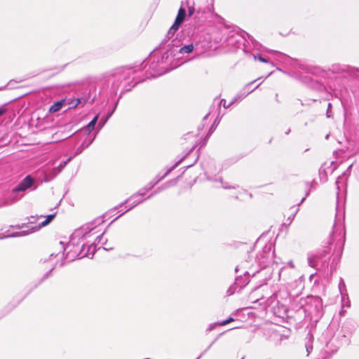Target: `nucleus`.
I'll return each instance as SVG.
<instances>
[{
  "label": "nucleus",
  "instance_id": "nucleus-1",
  "mask_svg": "<svg viewBox=\"0 0 359 359\" xmlns=\"http://www.w3.org/2000/svg\"><path fill=\"white\" fill-rule=\"evenodd\" d=\"M104 222L103 217H99L93 221L88 222L80 228L76 229L71 235L70 239L66 247L62 241L59 242V252L50 255L48 262H51V269L53 270L58 264V259L53 262L55 258L60 259V266L64 265V259L68 262H72L76 259L85 257L92 258L95 254L96 245L100 243L107 229L102 233L101 226Z\"/></svg>",
  "mask_w": 359,
  "mask_h": 359
},
{
  "label": "nucleus",
  "instance_id": "nucleus-43",
  "mask_svg": "<svg viewBox=\"0 0 359 359\" xmlns=\"http://www.w3.org/2000/svg\"><path fill=\"white\" fill-rule=\"evenodd\" d=\"M288 264L290 266L291 268H294V264H293V262L292 261H290L288 262Z\"/></svg>",
  "mask_w": 359,
  "mask_h": 359
},
{
  "label": "nucleus",
  "instance_id": "nucleus-49",
  "mask_svg": "<svg viewBox=\"0 0 359 359\" xmlns=\"http://www.w3.org/2000/svg\"><path fill=\"white\" fill-rule=\"evenodd\" d=\"M328 137H329V135H326V137H325V138H326V139H328Z\"/></svg>",
  "mask_w": 359,
  "mask_h": 359
},
{
  "label": "nucleus",
  "instance_id": "nucleus-36",
  "mask_svg": "<svg viewBox=\"0 0 359 359\" xmlns=\"http://www.w3.org/2000/svg\"><path fill=\"white\" fill-rule=\"evenodd\" d=\"M306 351H307V354L309 355L310 353V352L312 351L313 349V346L312 345H310V344H306Z\"/></svg>",
  "mask_w": 359,
  "mask_h": 359
},
{
  "label": "nucleus",
  "instance_id": "nucleus-14",
  "mask_svg": "<svg viewBox=\"0 0 359 359\" xmlns=\"http://www.w3.org/2000/svg\"><path fill=\"white\" fill-rule=\"evenodd\" d=\"M182 158L176 162L172 167L168 168L167 171L161 176L158 175L152 181L148 183L142 189L146 192L151 191L158 183L168 176L174 169H175L182 162Z\"/></svg>",
  "mask_w": 359,
  "mask_h": 359
},
{
  "label": "nucleus",
  "instance_id": "nucleus-48",
  "mask_svg": "<svg viewBox=\"0 0 359 359\" xmlns=\"http://www.w3.org/2000/svg\"><path fill=\"white\" fill-rule=\"evenodd\" d=\"M123 204L124 203L120 204L119 207H121V208L123 207Z\"/></svg>",
  "mask_w": 359,
  "mask_h": 359
},
{
  "label": "nucleus",
  "instance_id": "nucleus-4",
  "mask_svg": "<svg viewBox=\"0 0 359 359\" xmlns=\"http://www.w3.org/2000/svg\"><path fill=\"white\" fill-rule=\"evenodd\" d=\"M290 294L286 290H279L270 295L269 292H266V298L264 301L261 306V309L266 310L270 309L273 313H276L280 308L285 309V303L288 301Z\"/></svg>",
  "mask_w": 359,
  "mask_h": 359
},
{
  "label": "nucleus",
  "instance_id": "nucleus-29",
  "mask_svg": "<svg viewBox=\"0 0 359 359\" xmlns=\"http://www.w3.org/2000/svg\"><path fill=\"white\" fill-rule=\"evenodd\" d=\"M184 1V6H187L188 7L189 15L191 16L192 15H194V11H195L194 7L189 6L187 0H185Z\"/></svg>",
  "mask_w": 359,
  "mask_h": 359
},
{
  "label": "nucleus",
  "instance_id": "nucleus-51",
  "mask_svg": "<svg viewBox=\"0 0 359 359\" xmlns=\"http://www.w3.org/2000/svg\"><path fill=\"white\" fill-rule=\"evenodd\" d=\"M293 217H294V215H292V217H290V219H292Z\"/></svg>",
  "mask_w": 359,
  "mask_h": 359
},
{
  "label": "nucleus",
  "instance_id": "nucleus-5",
  "mask_svg": "<svg viewBox=\"0 0 359 359\" xmlns=\"http://www.w3.org/2000/svg\"><path fill=\"white\" fill-rule=\"evenodd\" d=\"M302 304V308L311 320L318 321L323 316V301L319 297L307 296Z\"/></svg>",
  "mask_w": 359,
  "mask_h": 359
},
{
  "label": "nucleus",
  "instance_id": "nucleus-42",
  "mask_svg": "<svg viewBox=\"0 0 359 359\" xmlns=\"http://www.w3.org/2000/svg\"><path fill=\"white\" fill-rule=\"evenodd\" d=\"M6 111V109L3 107L0 108V116L3 115Z\"/></svg>",
  "mask_w": 359,
  "mask_h": 359
},
{
  "label": "nucleus",
  "instance_id": "nucleus-11",
  "mask_svg": "<svg viewBox=\"0 0 359 359\" xmlns=\"http://www.w3.org/2000/svg\"><path fill=\"white\" fill-rule=\"evenodd\" d=\"M34 180L33 178L30 175H27L18 184V186L13 189L11 196L15 198V201L18 200L22 196V194L28 189L31 188L33 184Z\"/></svg>",
  "mask_w": 359,
  "mask_h": 359
},
{
  "label": "nucleus",
  "instance_id": "nucleus-26",
  "mask_svg": "<svg viewBox=\"0 0 359 359\" xmlns=\"http://www.w3.org/2000/svg\"><path fill=\"white\" fill-rule=\"evenodd\" d=\"M180 177L174 179V180H170V181H168L166 182L164 184H163L162 186H161V187H164V190L170 187H172V186H175V184H177V182H178V180H179Z\"/></svg>",
  "mask_w": 359,
  "mask_h": 359
},
{
  "label": "nucleus",
  "instance_id": "nucleus-23",
  "mask_svg": "<svg viewBox=\"0 0 359 359\" xmlns=\"http://www.w3.org/2000/svg\"><path fill=\"white\" fill-rule=\"evenodd\" d=\"M67 100H62L60 101H57L55 102L52 106H50L49 109V111L50 113H55L58 111L60 109H62V107L66 104Z\"/></svg>",
  "mask_w": 359,
  "mask_h": 359
},
{
  "label": "nucleus",
  "instance_id": "nucleus-10",
  "mask_svg": "<svg viewBox=\"0 0 359 359\" xmlns=\"http://www.w3.org/2000/svg\"><path fill=\"white\" fill-rule=\"evenodd\" d=\"M147 194V193L141 189L138 192L135 193V194L132 195L129 198H128L124 203L126 205H125V210L123 211L120 215H118L114 219H113L110 224L114 222L116 219L120 217L121 215H123L125 212H128V210H131L132 208L137 206L138 204L142 203L146 198H143V197Z\"/></svg>",
  "mask_w": 359,
  "mask_h": 359
},
{
  "label": "nucleus",
  "instance_id": "nucleus-6",
  "mask_svg": "<svg viewBox=\"0 0 359 359\" xmlns=\"http://www.w3.org/2000/svg\"><path fill=\"white\" fill-rule=\"evenodd\" d=\"M55 214H51L47 216L46 219L41 222L39 224L35 226H28L26 224H22V226H12V229H16L20 231L15 232H11L10 230L6 231L5 233H6L4 237L10 238V237H21L27 236L31 233L35 232L40 229L41 227H43L48 225L55 217Z\"/></svg>",
  "mask_w": 359,
  "mask_h": 359
},
{
  "label": "nucleus",
  "instance_id": "nucleus-9",
  "mask_svg": "<svg viewBox=\"0 0 359 359\" xmlns=\"http://www.w3.org/2000/svg\"><path fill=\"white\" fill-rule=\"evenodd\" d=\"M273 245L271 243H266L256 257L257 262L262 268H265L273 259Z\"/></svg>",
  "mask_w": 359,
  "mask_h": 359
},
{
  "label": "nucleus",
  "instance_id": "nucleus-25",
  "mask_svg": "<svg viewBox=\"0 0 359 359\" xmlns=\"http://www.w3.org/2000/svg\"><path fill=\"white\" fill-rule=\"evenodd\" d=\"M341 297L342 308H344V307L349 308L351 306V302L349 300L348 293L347 292L342 293L341 294Z\"/></svg>",
  "mask_w": 359,
  "mask_h": 359
},
{
  "label": "nucleus",
  "instance_id": "nucleus-50",
  "mask_svg": "<svg viewBox=\"0 0 359 359\" xmlns=\"http://www.w3.org/2000/svg\"><path fill=\"white\" fill-rule=\"evenodd\" d=\"M71 135H69V136H66L64 138H68L69 137H70Z\"/></svg>",
  "mask_w": 359,
  "mask_h": 359
},
{
  "label": "nucleus",
  "instance_id": "nucleus-24",
  "mask_svg": "<svg viewBox=\"0 0 359 359\" xmlns=\"http://www.w3.org/2000/svg\"><path fill=\"white\" fill-rule=\"evenodd\" d=\"M299 68L305 71L307 73H311L312 74H317V72H318L317 67L306 65L302 64V63L299 65Z\"/></svg>",
  "mask_w": 359,
  "mask_h": 359
},
{
  "label": "nucleus",
  "instance_id": "nucleus-37",
  "mask_svg": "<svg viewBox=\"0 0 359 359\" xmlns=\"http://www.w3.org/2000/svg\"><path fill=\"white\" fill-rule=\"evenodd\" d=\"M218 325V323H212L209 325V327L208 329V331H211L213 329H215V326Z\"/></svg>",
  "mask_w": 359,
  "mask_h": 359
},
{
  "label": "nucleus",
  "instance_id": "nucleus-2",
  "mask_svg": "<svg viewBox=\"0 0 359 359\" xmlns=\"http://www.w3.org/2000/svg\"><path fill=\"white\" fill-rule=\"evenodd\" d=\"M170 39L165 38L160 43L159 49L161 51L166 49L165 52L158 55L157 53H151L141 65H139L140 69L144 72V78L150 79L160 76L175 68L180 65L176 61L179 57L175 58V40L170 43H166Z\"/></svg>",
  "mask_w": 359,
  "mask_h": 359
},
{
  "label": "nucleus",
  "instance_id": "nucleus-38",
  "mask_svg": "<svg viewBox=\"0 0 359 359\" xmlns=\"http://www.w3.org/2000/svg\"><path fill=\"white\" fill-rule=\"evenodd\" d=\"M107 241H106L104 243H102V244H103V245H104V246H103V249H104V250H107V251H109V250H111L113 248H112V247H109V248H108V247L107 246Z\"/></svg>",
  "mask_w": 359,
  "mask_h": 359
},
{
  "label": "nucleus",
  "instance_id": "nucleus-47",
  "mask_svg": "<svg viewBox=\"0 0 359 359\" xmlns=\"http://www.w3.org/2000/svg\"><path fill=\"white\" fill-rule=\"evenodd\" d=\"M290 130L289 129L288 130H286L285 134L288 135L290 133Z\"/></svg>",
  "mask_w": 359,
  "mask_h": 359
},
{
  "label": "nucleus",
  "instance_id": "nucleus-40",
  "mask_svg": "<svg viewBox=\"0 0 359 359\" xmlns=\"http://www.w3.org/2000/svg\"><path fill=\"white\" fill-rule=\"evenodd\" d=\"M309 191H307L306 193V195L304 197H303V198L302 199V201H300V203L298 204L299 205H301L304 201V200L306 199V198L309 196Z\"/></svg>",
  "mask_w": 359,
  "mask_h": 359
},
{
  "label": "nucleus",
  "instance_id": "nucleus-8",
  "mask_svg": "<svg viewBox=\"0 0 359 359\" xmlns=\"http://www.w3.org/2000/svg\"><path fill=\"white\" fill-rule=\"evenodd\" d=\"M328 71L332 74H346L353 79L359 78V69L346 64H332L329 67Z\"/></svg>",
  "mask_w": 359,
  "mask_h": 359
},
{
  "label": "nucleus",
  "instance_id": "nucleus-52",
  "mask_svg": "<svg viewBox=\"0 0 359 359\" xmlns=\"http://www.w3.org/2000/svg\"><path fill=\"white\" fill-rule=\"evenodd\" d=\"M293 217H294V215H292V217H290V219H292Z\"/></svg>",
  "mask_w": 359,
  "mask_h": 359
},
{
  "label": "nucleus",
  "instance_id": "nucleus-46",
  "mask_svg": "<svg viewBox=\"0 0 359 359\" xmlns=\"http://www.w3.org/2000/svg\"><path fill=\"white\" fill-rule=\"evenodd\" d=\"M208 115H209V114H206V115L204 116V118H203V121H204L205 120H206V118H208Z\"/></svg>",
  "mask_w": 359,
  "mask_h": 359
},
{
  "label": "nucleus",
  "instance_id": "nucleus-16",
  "mask_svg": "<svg viewBox=\"0 0 359 359\" xmlns=\"http://www.w3.org/2000/svg\"><path fill=\"white\" fill-rule=\"evenodd\" d=\"M257 80H255V81H251V82L248 83V84H246V86L243 88V90L242 92H240L239 93H238L236 95V96L231 101H234V102H240L243 98H245L249 93H250L254 90L257 88L259 87V86L260 85V83L257 84L254 88L250 89L251 85H252Z\"/></svg>",
  "mask_w": 359,
  "mask_h": 359
},
{
  "label": "nucleus",
  "instance_id": "nucleus-35",
  "mask_svg": "<svg viewBox=\"0 0 359 359\" xmlns=\"http://www.w3.org/2000/svg\"><path fill=\"white\" fill-rule=\"evenodd\" d=\"M355 140L359 141V123L356 125L355 130Z\"/></svg>",
  "mask_w": 359,
  "mask_h": 359
},
{
  "label": "nucleus",
  "instance_id": "nucleus-21",
  "mask_svg": "<svg viewBox=\"0 0 359 359\" xmlns=\"http://www.w3.org/2000/svg\"><path fill=\"white\" fill-rule=\"evenodd\" d=\"M67 100L66 104L68 105V108H75L79 104L84 105L86 103V99L84 98H75V99H65Z\"/></svg>",
  "mask_w": 359,
  "mask_h": 359
},
{
  "label": "nucleus",
  "instance_id": "nucleus-27",
  "mask_svg": "<svg viewBox=\"0 0 359 359\" xmlns=\"http://www.w3.org/2000/svg\"><path fill=\"white\" fill-rule=\"evenodd\" d=\"M73 158H74V156H71L67 160L61 162L57 167V170H58L57 172H61L62 170L67 165V164L73 159Z\"/></svg>",
  "mask_w": 359,
  "mask_h": 359
},
{
  "label": "nucleus",
  "instance_id": "nucleus-7",
  "mask_svg": "<svg viewBox=\"0 0 359 359\" xmlns=\"http://www.w3.org/2000/svg\"><path fill=\"white\" fill-rule=\"evenodd\" d=\"M329 253L330 249L328 248L309 252L307 254L308 265L317 271L320 270L325 264H327L325 257Z\"/></svg>",
  "mask_w": 359,
  "mask_h": 359
},
{
  "label": "nucleus",
  "instance_id": "nucleus-30",
  "mask_svg": "<svg viewBox=\"0 0 359 359\" xmlns=\"http://www.w3.org/2000/svg\"><path fill=\"white\" fill-rule=\"evenodd\" d=\"M234 103V101H231L228 104H226V101L224 99L220 100L219 105H222L224 108L229 107L232 104Z\"/></svg>",
  "mask_w": 359,
  "mask_h": 359
},
{
  "label": "nucleus",
  "instance_id": "nucleus-34",
  "mask_svg": "<svg viewBox=\"0 0 359 359\" xmlns=\"http://www.w3.org/2000/svg\"><path fill=\"white\" fill-rule=\"evenodd\" d=\"M41 217H43V215L36 216V217L31 216L30 219H29V223L32 224L35 223V222L36 221L37 219L41 218Z\"/></svg>",
  "mask_w": 359,
  "mask_h": 359
},
{
  "label": "nucleus",
  "instance_id": "nucleus-19",
  "mask_svg": "<svg viewBox=\"0 0 359 359\" xmlns=\"http://www.w3.org/2000/svg\"><path fill=\"white\" fill-rule=\"evenodd\" d=\"M84 137H85V138H84V140H83V142H82V143L81 144V145H79V146L76 148V151H75V152H74V155H73L74 158L75 156H76L79 155L80 154H81V153H82V151H83L85 149H86L87 147H89V146L93 143V141H94V140H95V136H94L93 137H92V138H91V137H88V136H84Z\"/></svg>",
  "mask_w": 359,
  "mask_h": 359
},
{
  "label": "nucleus",
  "instance_id": "nucleus-33",
  "mask_svg": "<svg viewBox=\"0 0 359 359\" xmlns=\"http://www.w3.org/2000/svg\"><path fill=\"white\" fill-rule=\"evenodd\" d=\"M254 57L255 60H258L262 62H265V63L269 62L268 60L263 57L260 54H257V55H255Z\"/></svg>",
  "mask_w": 359,
  "mask_h": 359
},
{
  "label": "nucleus",
  "instance_id": "nucleus-44",
  "mask_svg": "<svg viewBox=\"0 0 359 359\" xmlns=\"http://www.w3.org/2000/svg\"><path fill=\"white\" fill-rule=\"evenodd\" d=\"M345 312H346V311H345V310H344V309H342L340 311L339 314H340L341 316H344Z\"/></svg>",
  "mask_w": 359,
  "mask_h": 359
},
{
  "label": "nucleus",
  "instance_id": "nucleus-45",
  "mask_svg": "<svg viewBox=\"0 0 359 359\" xmlns=\"http://www.w3.org/2000/svg\"><path fill=\"white\" fill-rule=\"evenodd\" d=\"M210 130L211 131V133H212V131L215 130V128L213 127V126H211Z\"/></svg>",
  "mask_w": 359,
  "mask_h": 359
},
{
  "label": "nucleus",
  "instance_id": "nucleus-13",
  "mask_svg": "<svg viewBox=\"0 0 359 359\" xmlns=\"http://www.w3.org/2000/svg\"><path fill=\"white\" fill-rule=\"evenodd\" d=\"M265 287L266 286L257 287L250 294L249 299L255 304L254 308L259 307L261 309L262 304H264V301L266 298V293H263L265 291Z\"/></svg>",
  "mask_w": 359,
  "mask_h": 359
},
{
  "label": "nucleus",
  "instance_id": "nucleus-22",
  "mask_svg": "<svg viewBox=\"0 0 359 359\" xmlns=\"http://www.w3.org/2000/svg\"><path fill=\"white\" fill-rule=\"evenodd\" d=\"M98 115H96L90 122L83 128L84 132L86 133L83 136H88V134L95 128V126L97 121Z\"/></svg>",
  "mask_w": 359,
  "mask_h": 359
},
{
  "label": "nucleus",
  "instance_id": "nucleus-53",
  "mask_svg": "<svg viewBox=\"0 0 359 359\" xmlns=\"http://www.w3.org/2000/svg\"><path fill=\"white\" fill-rule=\"evenodd\" d=\"M4 88H0V90H2Z\"/></svg>",
  "mask_w": 359,
  "mask_h": 359
},
{
  "label": "nucleus",
  "instance_id": "nucleus-28",
  "mask_svg": "<svg viewBox=\"0 0 359 359\" xmlns=\"http://www.w3.org/2000/svg\"><path fill=\"white\" fill-rule=\"evenodd\" d=\"M339 292H340L341 294L342 293L347 292L345 283H344V280L341 278H340L339 283Z\"/></svg>",
  "mask_w": 359,
  "mask_h": 359
},
{
  "label": "nucleus",
  "instance_id": "nucleus-39",
  "mask_svg": "<svg viewBox=\"0 0 359 359\" xmlns=\"http://www.w3.org/2000/svg\"><path fill=\"white\" fill-rule=\"evenodd\" d=\"M331 107H332L331 103H328L327 110V117H330L331 116V115L330 114V111Z\"/></svg>",
  "mask_w": 359,
  "mask_h": 359
},
{
  "label": "nucleus",
  "instance_id": "nucleus-20",
  "mask_svg": "<svg viewBox=\"0 0 359 359\" xmlns=\"http://www.w3.org/2000/svg\"><path fill=\"white\" fill-rule=\"evenodd\" d=\"M174 40H175V42H176V39H174ZM175 49H177V50H175V57H176L177 54L182 55L184 53H191L194 50V46H193V44H188V45L184 46L182 47H180L179 46H177L176 44V43H175Z\"/></svg>",
  "mask_w": 359,
  "mask_h": 359
},
{
  "label": "nucleus",
  "instance_id": "nucleus-17",
  "mask_svg": "<svg viewBox=\"0 0 359 359\" xmlns=\"http://www.w3.org/2000/svg\"><path fill=\"white\" fill-rule=\"evenodd\" d=\"M257 80H255V81H251V82L248 83V84H246V86L243 88V90L242 92H240L239 93H238L236 95V96L231 101H234V102H240L243 98H245L249 93H250L254 90L257 88L259 87V86L260 85V83L257 84L254 88L250 89L251 85H252Z\"/></svg>",
  "mask_w": 359,
  "mask_h": 359
},
{
  "label": "nucleus",
  "instance_id": "nucleus-31",
  "mask_svg": "<svg viewBox=\"0 0 359 359\" xmlns=\"http://www.w3.org/2000/svg\"><path fill=\"white\" fill-rule=\"evenodd\" d=\"M164 190V187H158L152 194H151L147 198H151L156 194Z\"/></svg>",
  "mask_w": 359,
  "mask_h": 359
},
{
  "label": "nucleus",
  "instance_id": "nucleus-3",
  "mask_svg": "<svg viewBox=\"0 0 359 359\" xmlns=\"http://www.w3.org/2000/svg\"><path fill=\"white\" fill-rule=\"evenodd\" d=\"M140 69V67L135 66L133 67H120L114 69L107 77V81L110 85L109 87L111 95H116L120 92L119 100L122 95L126 92L130 91L139 82L143 81L145 78L138 79L135 76V74ZM118 100L116 102V106Z\"/></svg>",
  "mask_w": 359,
  "mask_h": 359
},
{
  "label": "nucleus",
  "instance_id": "nucleus-41",
  "mask_svg": "<svg viewBox=\"0 0 359 359\" xmlns=\"http://www.w3.org/2000/svg\"><path fill=\"white\" fill-rule=\"evenodd\" d=\"M215 341H213L207 348L206 350H205V351L201 354V355L197 358V359H199V358H201L208 349H210V348L212 346V345L214 344Z\"/></svg>",
  "mask_w": 359,
  "mask_h": 359
},
{
  "label": "nucleus",
  "instance_id": "nucleus-12",
  "mask_svg": "<svg viewBox=\"0 0 359 359\" xmlns=\"http://www.w3.org/2000/svg\"><path fill=\"white\" fill-rule=\"evenodd\" d=\"M184 1H182L181 7L178 11V13L175 20V22L168 30L166 35V38L171 39L174 36L175 32L178 29L180 25L184 22L186 17V9L184 8Z\"/></svg>",
  "mask_w": 359,
  "mask_h": 359
},
{
  "label": "nucleus",
  "instance_id": "nucleus-15",
  "mask_svg": "<svg viewBox=\"0 0 359 359\" xmlns=\"http://www.w3.org/2000/svg\"><path fill=\"white\" fill-rule=\"evenodd\" d=\"M209 172H210L209 170H207L205 172V174L208 176V180L212 181L215 183L214 187L215 188L222 187L224 189H236L238 187V186L237 184H229L227 182H224L221 177H218V178L212 177L210 176Z\"/></svg>",
  "mask_w": 359,
  "mask_h": 359
},
{
  "label": "nucleus",
  "instance_id": "nucleus-18",
  "mask_svg": "<svg viewBox=\"0 0 359 359\" xmlns=\"http://www.w3.org/2000/svg\"><path fill=\"white\" fill-rule=\"evenodd\" d=\"M257 80H255V81H251V82L248 83V84H246V86L243 88V90L242 92H240L239 93H238L236 95V96L231 101H234V102H240L243 98H245L249 93H250L254 90L257 88L259 87V86L260 85V83L257 84L254 88L250 89L251 85H252Z\"/></svg>",
  "mask_w": 359,
  "mask_h": 359
},
{
  "label": "nucleus",
  "instance_id": "nucleus-32",
  "mask_svg": "<svg viewBox=\"0 0 359 359\" xmlns=\"http://www.w3.org/2000/svg\"><path fill=\"white\" fill-rule=\"evenodd\" d=\"M234 319L231 317L229 318L228 319L225 320H223V321H221L219 323H218V325H221V326H223V325H227L228 323L233 321Z\"/></svg>",
  "mask_w": 359,
  "mask_h": 359
}]
</instances>
